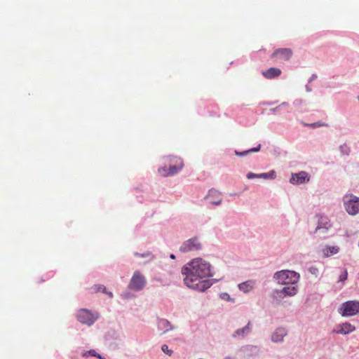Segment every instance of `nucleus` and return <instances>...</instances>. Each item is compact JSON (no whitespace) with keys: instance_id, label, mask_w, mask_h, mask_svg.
<instances>
[{"instance_id":"nucleus-14","label":"nucleus","mask_w":359,"mask_h":359,"mask_svg":"<svg viewBox=\"0 0 359 359\" xmlns=\"http://www.w3.org/2000/svg\"><path fill=\"white\" fill-rule=\"evenodd\" d=\"M281 74V71L278 68L271 67L262 72V75L268 79L278 77Z\"/></svg>"},{"instance_id":"nucleus-31","label":"nucleus","mask_w":359,"mask_h":359,"mask_svg":"<svg viewBox=\"0 0 359 359\" xmlns=\"http://www.w3.org/2000/svg\"><path fill=\"white\" fill-rule=\"evenodd\" d=\"M170 258H171V259H175V255H170Z\"/></svg>"},{"instance_id":"nucleus-33","label":"nucleus","mask_w":359,"mask_h":359,"mask_svg":"<svg viewBox=\"0 0 359 359\" xmlns=\"http://www.w3.org/2000/svg\"><path fill=\"white\" fill-rule=\"evenodd\" d=\"M358 100H359V96H358Z\"/></svg>"},{"instance_id":"nucleus-18","label":"nucleus","mask_w":359,"mask_h":359,"mask_svg":"<svg viewBox=\"0 0 359 359\" xmlns=\"http://www.w3.org/2000/svg\"><path fill=\"white\" fill-rule=\"evenodd\" d=\"M92 293H97V292H104L107 293L110 298L113 297V294L111 292H107L106 287L102 285H95L93 287L90 288Z\"/></svg>"},{"instance_id":"nucleus-9","label":"nucleus","mask_w":359,"mask_h":359,"mask_svg":"<svg viewBox=\"0 0 359 359\" xmlns=\"http://www.w3.org/2000/svg\"><path fill=\"white\" fill-rule=\"evenodd\" d=\"M183 163L180 161V162L175 165L170 166L168 169L166 168H160L158 170V173L163 177H167L170 175H173L177 173L182 168H183Z\"/></svg>"},{"instance_id":"nucleus-5","label":"nucleus","mask_w":359,"mask_h":359,"mask_svg":"<svg viewBox=\"0 0 359 359\" xmlns=\"http://www.w3.org/2000/svg\"><path fill=\"white\" fill-rule=\"evenodd\" d=\"M99 318L97 313H92L88 309H80L77 313V319L82 324L91 325Z\"/></svg>"},{"instance_id":"nucleus-8","label":"nucleus","mask_w":359,"mask_h":359,"mask_svg":"<svg viewBox=\"0 0 359 359\" xmlns=\"http://www.w3.org/2000/svg\"><path fill=\"white\" fill-rule=\"evenodd\" d=\"M310 175L305 172L301 171L298 173L292 174L290 182L293 184H302L309 182Z\"/></svg>"},{"instance_id":"nucleus-32","label":"nucleus","mask_w":359,"mask_h":359,"mask_svg":"<svg viewBox=\"0 0 359 359\" xmlns=\"http://www.w3.org/2000/svg\"><path fill=\"white\" fill-rule=\"evenodd\" d=\"M224 359H233V358H231V357H226V358H225Z\"/></svg>"},{"instance_id":"nucleus-22","label":"nucleus","mask_w":359,"mask_h":359,"mask_svg":"<svg viewBox=\"0 0 359 359\" xmlns=\"http://www.w3.org/2000/svg\"><path fill=\"white\" fill-rule=\"evenodd\" d=\"M161 349L165 354L170 356L172 354V351L170 350L166 344H163L161 347Z\"/></svg>"},{"instance_id":"nucleus-1","label":"nucleus","mask_w":359,"mask_h":359,"mask_svg":"<svg viewBox=\"0 0 359 359\" xmlns=\"http://www.w3.org/2000/svg\"><path fill=\"white\" fill-rule=\"evenodd\" d=\"M182 273L184 276V284L189 288L203 292L211 286L209 280L212 276L210 264L201 258H196L182 268Z\"/></svg>"},{"instance_id":"nucleus-24","label":"nucleus","mask_w":359,"mask_h":359,"mask_svg":"<svg viewBox=\"0 0 359 359\" xmlns=\"http://www.w3.org/2000/svg\"><path fill=\"white\" fill-rule=\"evenodd\" d=\"M248 326H246V327H243V329L237 330L236 331V332H235V335H241V334H243L245 332V331L246 330H248Z\"/></svg>"},{"instance_id":"nucleus-30","label":"nucleus","mask_w":359,"mask_h":359,"mask_svg":"<svg viewBox=\"0 0 359 359\" xmlns=\"http://www.w3.org/2000/svg\"><path fill=\"white\" fill-rule=\"evenodd\" d=\"M97 358H99L100 359H105V358H102L100 354L97 355Z\"/></svg>"},{"instance_id":"nucleus-19","label":"nucleus","mask_w":359,"mask_h":359,"mask_svg":"<svg viewBox=\"0 0 359 359\" xmlns=\"http://www.w3.org/2000/svg\"><path fill=\"white\" fill-rule=\"evenodd\" d=\"M285 334V331L283 329H278L272 335V340L275 342L281 341Z\"/></svg>"},{"instance_id":"nucleus-21","label":"nucleus","mask_w":359,"mask_h":359,"mask_svg":"<svg viewBox=\"0 0 359 359\" xmlns=\"http://www.w3.org/2000/svg\"><path fill=\"white\" fill-rule=\"evenodd\" d=\"M276 177V172L271 170L269 172L259 174V178L264 179H275Z\"/></svg>"},{"instance_id":"nucleus-7","label":"nucleus","mask_w":359,"mask_h":359,"mask_svg":"<svg viewBox=\"0 0 359 359\" xmlns=\"http://www.w3.org/2000/svg\"><path fill=\"white\" fill-rule=\"evenodd\" d=\"M201 245L197 238H192L183 243L180 247V251L188 252L201 249Z\"/></svg>"},{"instance_id":"nucleus-17","label":"nucleus","mask_w":359,"mask_h":359,"mask_svg":"<svg viewBox=\"0 0 359 359\" xmlns=\"http://www.w3.org/2000/svg\"><path fill=\"white\" fill-rule=\"evenodd\" d=\"M255 286V282L252 280H248L245 282H243L242 283H240L238 285V288L240 290L244 292H248L251 291Z\"/></svg>"},{"instance_id":"nucleus-26","label":"nucleus","mask_w":359,"mask_h":359,"mask_svg":"<svg viewBox=\"0 0 359 359\" xmlns=\"http://www.w3.org/2000/svg\"><path fill=\"white\" fill-rule=\"evenodd\" d=\"M310 126L312 128H316V127H320V126H327V125L323 123L316 122V123H311Z\"/></svg>"},{"instance_id":"nucleus-15","label":"nucleus","mask_w":359,"mask_h":359,"mask_svg":"<svg viewBox=\"0 0 359 359\" xmlns=\"http://www.w3.org/2000/svg\"><path fill=\"white\" fill-rule=\"evenodd\" d=\"M330 226V221L328 218L323 215H319L318 216V225L317 226L316 231H318L320 229H328V228Z\"/></svg>"},{"instance_id":"nucleus-23","label":"nucleus","mask_w":359,"mask_h":359,"mask_svg":"<svg viewBox=\"0 0 359 359\" xmlns=\"http://www.w3.org/2000/svg\"><path fill=\"white\" fill-rule=\"evenodd\" d=\"M348 273L346 270H344L343 273L339 276V280L344 281L347 279Z\"/></svg>"},{"instance_id":"nucleus-28","label":"nucleus","mask_w":359,"mask_h":359,"mask_svg":"<svg viewBox=\"0 0 359 359\" xmlns=\"http://www.w3.org/2000/svg\"><path fill=\"white\" fill-rule=\"evenodd\" d=\"M88 353L92 356L97 357V353L95 352V350H90L88 352Z\"/></svg>"},{"instance_id":"nucleus-3","label":"nucleus","mask_w":359,"mask_h":359,"mask_svg":"<svg viewBox=\"0 0 359 359\" xmlns=\"http://www.w3.org/2000/svg\"><path fill=\"white\" fill-rule=\"evenodd\" d=\"M344 203L346 210L349 215H355L359 212V198L353 194L344 196Z\"/></svg>"},{"instance_id":"nucleus-13","label":"nucleus","mask_w":359,"mask_h":359,"mask_svg":"<svg viewBox=\"0 0 359 359\" xmlns=\"http://www.w3.org/2000/svg\"><path fill=\"white\" fill-rule=\"evenodd\" d=\"M355 330V327L349 323L339 325L334 332L337 334H347Z\"/></svg>"},{"instance_id":"nucleus-16","label":"nucleus","mask_w":359,"mask_h":359,"mask_svg":"<svg viewBox=\"0 0 359 359\" xmlns=\"http://www.w3.org/2000/svg\"><path fill=\"white\" fill-rule=\"evenodd\" d=\"M323 254L325 257H328L331 255L337 254L339 251V248L338 246H325L323 249Z\"/></svg>"},{"instance_id":"nucleus-29","label":"nucleus","mask_w":359,"mask_h":359,"mask_svg":"<svg viewBox=\"0 0 359 359\" xmlns=\"http://www.w3.org/2000/svg\"><path fill=\"white\" fill-rule=\"evenodd\" d=\"M151 254L147 252L146 254H143V255H141L140 253H135V255L137 256V257H148Z\"/></svg>"},{"instance_id":"nucleus-25","label":"nucleus","mask_w":359,"mask_h":359,"mask_svg":"<svg viewBox=\"0 0 359 359\" xmlns=\"http://www.w3.org/2000/svg\"><path fill=\"white\" fill-rule=\"evenodd\" d=\"M247 178L248 179H254V178H259V174H255V173H253V172H249L248 173L247 175Z\"/></svg>"},{"instance_id":"nucleus-2","label":"nucleus","mask_w":359,"mask_h":359,"mask_svg":"<svg viewBox=\"0 0 359 359\" xmlns=\"http://www.w3.org/2000/svg\"><path fill=\"white\" fill-rule=\"evenodd\" d=\"M274 278L279 284L287 285L290 283H297L299 278V273L289 270H283L276 272Z\"/></svg>"},{"instance_id":"nucleus-20","label":"nucleus","mask_w":359,"mask_h":359,"mask_svg":"<svg viewBox=\"0 0 359 359\" xmlns=\"http://www.w3.org/2000/svg\"><path fill=\"white\" fill-rule=\"evenodd\" d=\"M260 148H261V144H259L257 147L250 149L244 151L243 152L236 151V154L238 156L243 157L250 153L259 151L260 150Z\"/></svg>"},{"instance_id":"nucleus-6","label":"nucleus","mask_w":359,"mask_h":359,"mask_svg":"<svg viewBox=\"0 0 359 359\" xmlns=\"http://www.w3.org/2000/svg\"><path fill=\"white\" fill-rule=\"evenodd\" d=\"M341 309L342 316H351L359 313V302L348 301L343 304Z\"/></svg>"},{"instance_id":"nucleus-4","label":"nucleus","mask_w":359,"mask_h":359,"mask_svg":"<svg viewBox=\"0 0 359 359\" xmlns=\"http://www.w3.org/2000/svg\"><path fill=\"white\" fill-rule=\"evenodd\" d=\"M146 283L147 280L145 277L140 271H136L134 272L130 279L128 287L132 290L140 291L145 287Z\"/></svg>"},{"instance_id":"nucleus-11","label":"nucleus","mask_w":359,"mask_h":359,"mask_svg":"<svg viewBox=\"0 0 359 359\" xmlns=\"http://www.w3.org/2000/svg\"><path fill=\"white\" fill-rule=\"evenodd\" d=\"M296 283H290L285 285V286L280 290H277V294L279 297H285L287 296H294L297 292V288L294 285Z\"/></svg>"},{"instance_id":"nucleus-27","label":"nucleus","mask_w":359,"mask_h":359,"mask_svg":"<svg viewBox=\"0 0 359 359\" xmlns=\"http://www.w3.org/2000/svg\"><path fill=\"white\" fill-rule=\"evenodd\" d=\"M168 324H169V322L166 320H161L159 321V326L165 327V326L168 325Z\"/></svg>"},{"instance_id":"nucleus-10","label":"nucleus","mask_w":359,"mask_h":359,"mask_svg":"<svg viewBox=\"0 0 359 359\" xmlns=\"http://www.w3.org/2000/svg\"><path fill=\"white\" fill-rule=\"evenodd\" d=\"M292 55V50L290 48H278L272 53L271 57H276L279 60H288Z\"/></svg>"},{"instance_id":"nucleus-12","label":"nucleus","mask_w":359,"mask_h":359,"mask_svg":"<svg viewBox=\"0 0 359 359\" xmlns=\"http://www.w3.org/2000/svg\"><path fill=\"white\" fill-rule=\"evenodd\" d=\"M206 198L209 200L211 204L215 205H218L222 202L221 193L214 189L209 191Z\"/></svg>"}]
</instances>
